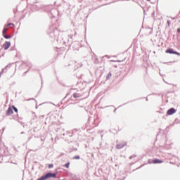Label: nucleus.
<instances>
[{"label":"nucleus","instance_id":"1","mask_svg":"<svg viewBox=\"0 0 180 180\" xmlns=\"http://www.w3.org/2000/svg\"><path fill=\"white\" fill-rule=\"evenodd\" d=\"M57 177V174L56 173H47L45 175L41 176L37 180H47L50 178H56Z\"/></svg>","mask_w":180,"mask_h":180},{"label":"nucleus","instance_id":"2","mask_svg":"<svg viewBox=\"0 0 180 180\" xmlns=\"http://www.w3.org/2000/svg\"><path fill=\"white\" fill-rule=\"evenodd\" d=\"M13 110L15 112H18V109L14 106H10L8 107V110H7V115H11L13 113Z\"/></svg>","mask_w":180,"mask_h":180},{"label":"nucleus","instance_id":"9","mask_svg":"<svg viewBox=\"0 0 180 180\" xmlns=\"http://www.w3.org/2000/svg\"><path fill=\"white\" fill-rule=\"evenodd\" d=\"M3 37H4V39H11V37L10 35H6V34H4L3 35Z\"/></svg>","mask_w":180,"mask_h":180},{"label":"nucleus","instance_id":"12","mask_svg":"<svg viewBox=\"0 0 180 180\" xmlns=\"http://www.w3.org/2000/svg\"><path fill=\"white\" fill-rule=\"evenodd\" d=\"M75 160H79V156H76L74 158Z\"/></svg>","mask_w":180,"mask_h":180},{"label":"nucleus","instance_id":"11","mask_svg":"<svg viewBox=\"0 0 180 180\" xmlns=\"http://www.w3.org/2000/svg\"><path fill=\"white\" fill-rule=\"evenodd\" d=\"M48 167L49 169H52L53 167V164H49Z\"/></svg>","mask_w":180,"mask_h":180},{"label":"nucleus","instance_id":"3","mask_svg":"<svg viewBox=\"0 0 180 180\" xmlns=\"http://www.w3.org/2000/svg\"><path fill=\"white\" fill-rule=\"evenodd\" d=\"M9 26H12L11 28H14L15 27V25L13 23H8L7 25H6L4 26V29H3V35H5L6 34V32L8 31V27Z\"/></svg>","mask_w":180,"mask_h":180},{"label":"nucleus","instance_id":"5","mask_svg":"<svg viewBox=\"0 0 180 180\" xmlns=\"http://www.w3.org/2000/svg\"><path fill=\"white\" fill-rule=\"evenodd\" d=\"M125 146H127V142H121L117 145V148L122 149Z\"/></svg>","mask_w":180,"mask_h":180},{"label":"nucleus","instance_id":"6","mask_svg":"<svg viewBox=\"0 0 180 180\" xmlns=\"http://www.w3.org/2000/svg\"><path fill=\"white\" fill-rule=\"evenodd\" d=\"M11 46V42L10 41H6L4 42V44H3V48H4V50H8Z\"/></svg>","mask_w":180,"mask_h":180},{"label":"nucleus","instance_id":"10","mask_svg":"<svg viewBox=\"0 0 180 180\" xmlns=\"http://www.w3.org/2000/svg\"><path fill=\"white\" fill-rule=\"evenodd\" d=\"M65 167L67 169L70 168V162L66 163V164L65 165Z\"/></svg>","mask_w":180,"mask_h":180},{"label":"nucleus","instance_id":"7","mask_svg":"<svg viewBox=\"0 0 180 180\" xmlns=\"http://www.w3.org/2000/svg\"><path fill=\"white\" fill-rule=\"evenodd\" d=\"M176 112V110H175L174 108H170L169 110H168L167 111V114L168 115H172L173 114H174Z\"/></svg>","mask_w":180,"mask_h":180},{"label":"nucleus","instance_id":"4","mask_svg":"<svg viewBox=\"0 0 180 180\" xmlns=\"http://www.w3.org/2000/svg\"><path fill=\"white\" fill-rule=\"evenodd\" d=\"M165 53H169V54H175V55H177V56H180V53L177 52V51H174L173 50V49H167L166 51H165Z\"/></svg>","mask_w":180,"mask_h":180},{"label":"nucleus","instance_id":"8","mask_svg":"<svg viewBox=\"0 0 180 180\" xmlns=\"http://www.w3.org/2000/svg\"><path fill=\"white\" fill-rule=\"evenodd\" d=\"M153 164H162L163 163V161L159 159H153L152 160Z\"/></svg>","mask_w":180,"mask_h":180},{"label":"nucleus","instance_id":"15","mask_svg":"<svg viewBox=\"0 0 180 180\" xmlns=\"http://www.w3.org/2000/svg\"><path fill=\"white\" fill-rule=\"evenodd\" d=\"M147 1H150V0H147Z\"/></svg>","mask_w":180,"mask_h":180},{"label":"nucleus","instance_id":"14","mask_svg":"<svg viewBox=\"0 0 180 180\" xmlns=\"http://www.w3.org/2000/svg\"><path fill=\"white\" fill-rule=\"evenodd\" d=\"M177 32H178V33H180V28H178V29H177Z\"/></svg>","mask_w":180,"mask_h":180},{"label":"nucleus","instance_id":"13","mask_svg":"<svg viewBox=\"0 0 180 180\" xmlns=\"http://www.w3.org/2000/svg\"><path fill=\"white\" fill-rule=\"evenodd\" d=\"M74 98H77V94H73Z\"/></svg>","mask_w":180,"mask_h":180}]
</instances>
